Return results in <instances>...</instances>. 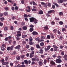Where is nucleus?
Wrapping results in <instances>:
<instances>
[{
	"instance_id": "64",
	"label": "nucleus",
	"mask_w": 67,
	"mask_h": 67,
	"mask_svg": "<svg viewBox=\"0 0 67 67\" xmlns=\"http://www.w3.org/2000/svg\"><path fill=\"white\" fill-rule=\"evenodd\" d=\"M21 67H25V65H21Z\"/></svg>"
},
{
	"instance_id": "10",
	"label": "nucleus",
	"mask_w": 67,
	"mask_h": 67,
	"mask_svg": "<svg viewBox=\"0 0 67 67\" xmlns=\"http://www.w3.org/2000/svg\"><path fill=\"white\" fill-rule=\"evenodd\" d=\"M40 45L42 47H43L44 45V43L43 42H41L40 43Z\"/></svg>"
},
{
	"instance_id": "28",
	"label": "nucleus",
	"mask_w": 67,
	"mask_h": 67,
	"mask_svg": "<svg viewBox=\"0 0 67 67\" xmlns=\"http://www.w3.org/2000/svg\"><path fill=\"white\" fill-rule=\"evenodd\" d=\"M59 24L60 25H63V22L62 21H60L59 22Z\"/></svg>"
},
{
	"instance_id": "63",
	"label": "nucleus",
	"mask_w": 67,
	"mask_h": 67,
	"mask_svg": "<svg viewBox=\"0 0 67 67\" xmlns=\"http://www.w3.org/2000/svg\"><path fill=\"white\" fill-rule=\"evenodd\" d=\"M62 31H66V29L65 28H63L62 29Z\"/></svg>"
},
{
	"instance_id": "17",
	"label": "nucleus",
	"mask_w": 67,
	"mask_h": 67,
	"mask_svg": "<svg viewBox=\"0 0 67 67\" xmlns=\"http://www.w3.org/2000/svg\"><path fill=\"white\" fill-rule=\"evenodd\" d=\"M38 63H39V65H40V66H42V65H43V63L41 62H38Z\"/></svg>"
},
{
	"instance_id": "33",
	"label": "nucleus",
	"mask_w": 67,
	"mask_h": 67,
	"mask_svg": "<svg viewBox=\"0 0 67 67\" xmlns=\"http://www.w3.org/2000/svg\"><path fill=\"white\" fill-rule=\"evenodd\" d=\"M16 41H14L13 42V45H16Z\"/></svg>"
},
{
	"instance_id": "52",
	"label": "nucleus",
	"mask_w": 67,
	"mask_h": 67,
	"mask_svg": "<svg viewBox=\"0 0 67 67\" xmlns=\"http://www.w3.org/2000/svg\"><path fill=\"white\" fill-rule=\"evenodd\" d=\"M15 9L16 10H18V7L17 6L15 7Z\"/></svg>"
},
{
	"instance_id": "53",
	"label": "nucleus",
	"mask_w": 67,
	"mask_h": 67,
	"mask_svg": "<svg viewBox=\"0 0 67 67\" xmlns=\"http://www.w3.org/2000/svg\"><path fill=\"white\" fill-rule=\"evenodd\" d=\"M47 62V61L46 60V59H45L44 60V64H46V62Z\"/></svg>"
},
{
	"instance_id": "40",
	"label": "nucleus",
	"mask_w": 67,
	"mask_h": 67,
	"mask_svg": "<svg viewBox=\"0 0 67 67\" xmlns=\"http://www.w3.org/2000/svg\"><path fill=\"white\" fill-rule=\"evenodd\" d=\"M2 47H6V45H5V44H3L2 45Z\"/></svg>"
},
{
	"instance_id": "2",
	"label": "nucleus",
	"mask_w": 67,
	"mask_h": 67,
	"mask_svg": "<svg viewBox=\"0 0 67 67\" xmlns=\"http://www.w3.org/2000/svg\"><path fill=\"white\" fill-rule=\"evenodd\" d=\"M62 60L60 59H58L55 60V62L57 63H58V64H60V63H62Z\"/></svg>"
},
{
	"instance_id": "37",
	"label": "nucleus",
	"mask_w": 67,
	"mask_h": 67,
	"mask_svg": "<svg viewBox=\"0 0 67 67\" xmlns=\"http://www.w3.org/2000/svg\"><path fill=\"white\" fill-rule=\"evenodd\" d=\"M48 5L49 7H50L51 6V5H52V4H51V3H48Z\"/></svg>"
},
{
	"instance_id": "12",
	"label": "nucleus",
	"mask_w": 67,
	"mask_h": 67,
	"mask_svg": "<svg viewBox=\"0 0 67 67\" xmlns=\"http://www.w3.org/2000/svg\"><path fill=\"white\" fill-rule=\"evenodd\" d=\"M24 62L27 65H28V61L27 60H25L24 61Z\"/></svg>"
},
{
	"instance_id": "23",
	"label": "nucleus",
	"mask_w": 67,
	"mask_h": 67,
	"mask_svg": "<svg viewBox=\"0 0 67 67\" xmlns=\"http://www.w3.org/2000/svg\"><path fill=\"white\" fill-rule=\"evenodd\" d=\"M63 1H64L63 0H59L58 2L59 3H62L63 2Z\"/></svg>"
},
{
	"instance_id": "35",
	"label": "nucleus",
	"mask_w": 67,
	"mask_h": 67,
	"mask_svg": "<svg viewBox=\"0 0 67 67\" xmlns=\"http://www.w3.org/2000/svg\"><path fill=\"white\" fill-rule=\"evenodd\" d=\"M8 30V28L7 27H5L4 28V30L5 31H7Z\"/></svg>"
},
{
	"instance_id": "16",
	"label": "nucleus",
	"mask_w": 67,
	"mask_h": 67,
	"mask_svg": "<svg viewBox=\"0 0 67 67\" xmlns=\"http://www.w3.org/2000/svg\"><path fill=\"white\" fill-rule=\"evenodd\" d=\"M53 4L55 5V6H56L57 7V8H59V5H58V4H57L54 3H53Z\"/></svg>"
},
{
	"instance_id": "58",
	"label": "nucleus",
	"mask_w": 67,
	"mask_h": 67,
	"mask_svg": "<svg viewBox=\"0 0 67 67\" xmlns=\"http://www.w3.org/2000/svg\"><path fill=\"white\" fill-rule=\"evenodd\" d=\"M30 27L31 28H33V27H34V25H30Z\"/></svg>"
},
{
	"instance_id": "14",
	"label": "nucleus",
	"mask_w": 67,
	"mask_h": 67,
	"mask_svg": "<svg viewBox=\"0 0 67 67\" xmlns=\"http://www.w3.org/2000/svg\"><path fill=\"white\" fill-rule=\"evenodd\" d=\"M38 13L39 14H42L43 13V12L42 10H40L39 12Z\"/></svg>"
},
{
	"instance_id": "55",
	"label": "nucleus",
	"mask_w": 67,
	"mask_h": 67,
	"mask_svg": "<svg viewBox=\"0 0 67 67\" xmlns=\"http://www.w3.org/2000/svg\"><path fill=\"white\" fill-rule=\"evenodd\" d=\"M67 57V55L66 54H65L64 55V56L63 57V58H66Z\"/></svg>"
},
{
	"instance_id": "44",
	"label": "nucleus",
	"mask_w": 67,
	"mask_h": 67,
	"mask_svg": "<svg viewBox=\"0 0 67 67\" xmlns=\"http://www.w3.org/2000/svg\"><path fill=\"white\" fill-rule=\"evenodd\" d=\"M53 57L54 58H55L57 57L56 55V54H54L52 55Z\"/></svg>"
},
{
	"instance_id": "1",
	"label": "nucleus",
	"mask_w": 67,
	"mask_h": 67,
	"mask_svg": "<svg viewBox=\"0 0 67 67\" xmlns=\"http://www.w3.org/2000/svg\"><path fill=\"white\" fill-rule=\"evenodd\" d=\"M30 22H34L35 24L37 23V21L38 20H36V19L34 17H32L29 18Z\"/></svg>"
},
{
	"instance_id": "32",
	"label": "nucleus",
	"mask_w": 67,
	"mask_h": 67,
	"mask_svg": "<svg viewBox=\"0 0 67 67\" xmlns=\"http://www.w3.org/2000/svg\"><path fill=\"white\" fill-rule=\"evenodd\" d=\"M51 38H54V35L53 34H51Z\"/></svg>"
},
{
	"instance_id": "48",
	"label": "nucleus",
	"mask_w": 67,
	"mask_h": 67,
	"mask_svg": "<svg viewBox=\"0 0 67 67\" xmlns=\"http://www.w3.org/2000/svg\"><path fill=\"white\" fill-rule=\"evenodd\" d=\"M62 55H64V52L62 51L61 53Z\"/></svg>"
},
{
	"instance_id": "13",
	"label": "nucleus",
	"mask_w": 67,
	"mask_h": 67,
	"mask_svg": "<svg viewBox=\"0 0 67 67\" xmlns=\"http://www.w3.org/2000/svg\"><path fill=\"white\" fill-rule=\"evenodd\" d=\"M33 57H34V54L30 53V58H32Z\"/></svg>"
},
{
	"instance_id": "22",
	"label": "nucleus",
	"mask_w": 67,
	"mask_h": 67,
	"mask_svg": "<svg viewBox=\"0 0 67 67\" xmlns=\"http://www.w3.org/2000/svg\"><path fill=\"white\" fill-rule=\"evenodd\" d=\"M36 47L37 48H41V47L40 46V45L39 44H37L36 45Z\"/></svg>"
},
{
	"instance_id": "50",
	"label": "nucleus",
	"mask_w": 67,
	"mask_h": 67,
	"mask_svg": "<svg viewBox=\"0 0 67 67\" xmlns=\"http://www.w3.org/2000/svg\"><path fill=\"white\" fill-rule=\"evenodd\" d=\"M24 18H28V16L26 14H25L24 15Z\"/></svg>"
},
{
	"instance_id": "25",
	"label": "nucleus",
	"mask_w": 67,
	"mask_h": 67,
	"mask_svg": "<svg viewBox=\"0 0 67 67\" xmlns=\"http://www.w3.org/2000/svg\"><path fill=\"white\" fill-rule=\"evenodd\" d=\"M26 37H27V35H22V37L23 38H25Z\"/></svg>"
},
{
	"instance_id": "27",
	"label": "nucleus",
	"mask_w": 67,
	"mask_h": 67,
	"mask_svg": "<svg viewBox=\"0 0 67 67\" xmlns=\"http://www.w3.org/2000/svg\"><path fill=\"white\" fill-rule=\"evenodd\" d=\"M32 4L33 5H37V4L35 3V2H34V1L32 2Z\"/></svg>"
},
{
	"instance_id": "20",
	"label": "nucleus",
	"mask_w": 67,
	"mask_h": 67,
	"mask_svg": "<svg viewBox=\"0 0 67 67\" xmlns=\"http://www.w3.org/2000/svg\"><path fill=\"white\" fill-rule=\"evenodd\" d=\"M32 60V61H35V62H36V58H32L31 59Z\"/></svg>"
},
{
	"instance_id": "3",
	"label": "nucleus",
	"mask_w": 67,
	"mask_h": 67,
	"mask_svg": "<svg viewBox=\"0 0 67 67\" xmlns=\"http://www.w3.org/2000/svg\"><path fill=\"white\" fill-rule=\"evenodd\" d=\"M30 7L28 6L26 7V10L27 12H30V11H31V10H30Z\"/></svg>"
},
{
	"instance_id": "42",
	"label": "nucleus",
	"mask_w": 67,
	"mask_h": 67,
	"mask_svg": "<svg viewBox=\"0 0 67 67\" xmlns=\"http://www.w3.org/2000/svg\"><path fill=\"white\" fill-rule=\"evenodd\" d=\"M40 38L39 37H37L36 39V40L37 41H40Z\"/></svg>"
},
{
	"instance_id": "5",
	"label": "nucleus",
	"mask_w": 67,
	"mask_h": 67,
	"mask_svg": "<svg viewBox=\"0 0 67 67\" xmlns=\"http://www.w3.org/2000/svg\"><path fill=\"white\" fill-rule=\"evenodd\" d=\"M54 13L55 12V11L54 10H51L48 11V14H51L52 13Z\"/></svg>"
},
{
	"instance_id": "54",
	"label": "nucleus",
	"mask_w": 67,
	"mask_h": 67,
	"mask_svg": "<svg viewBox=\"0 0 67 67\" xmlns=\"http://www.w3.org/2000/svg\"><path fill=\"white\" fill-rule=\"evenodd\" d=\"M21 32L20 31H18L17 32V34H21Z\"/></svg>"
},
{
	"instance_id": "4",
	"label": "nucleus",
	"mask_w": 67,
	"mask_h": 67,
	"mask_svg": "<svg viewBox=\"0 0 67 67\" xmlns=\"http://www.w3.org/2000/svg\"><path fill=\"white\" fill-rule=\"evenodd\" d=\"M32 34L34 36H35V35H38V33H37V32L35 31H33L32 32Z\"/></svg>"
},
{
	"instance_id": "60",
	"label": "nucleus",
	"mask_w": 67,
	"mask_h": 67,
	"mask_svg": "<svg viewBox=\"0 0 67 67\" xmlns=\"http://www.w3.org/2000/svg\"><path fill=\"white\" fill-rule=\"evenodd\" d=\"M5 40L6 41H8V37H6L5 39Z\"/></svg>"
},
{
	"instance_id": "38",
	"label": "nucleus",
	"mask_w": 67,
	"mask_h": 67,
	"mask_svg": "<svg viewBox=\"0 0 67 67\" xmlns=\"http://www.w3.org/2000/svg\"><path fill=\"white\" fill-rule=\"evenodd\" d=\"M47 38L48 39H50L51 38V37H50V35H48L47 36Z\"/></svg>"
},
{
	"instance_id": "57",
	"label": "nucleus",
	"mask_w": 67,
	"mask_h": 67,
	"mask_svg": "<svg viewBox=\"0 0 67 67\" xmlns=\"http://www.w3.org/2000/svg\"><path fill=\"white\" fill-rule=\"evenodd\" d=\"M60 48H61V49H63V47H64V46L61 45L60 46Z\"/></svg>"
},
{
	"instance_id": "34",
	"label": "nucleus",
	"mask_w": 67,
	"mask_h": 67,
	"mask_svg": "<svg viewBox=\"0 0 67 67\" xmlns=\"http://www.w3.org/2000/svg\"><path fill=\"white\" fill-rule=\"evenodd\" d=\"M44 29L46 30H47L48 29V27H47V26L44 27Z\"/></svg>"
},
{
	"instance_id": "19",
	"label": "nucleus",
	"mask_w": 67,
	"mask_h": 67,
	"mask_svg": "<svg viewBox=\"0 0 67 67\" xmlns=\"http://www.w3.org/2000/svg\"><path fill=\"white\" fill-rule=\"evenodd\" d=\"M59 14L60 15H62V16L64 15L63 13V12H59Z\"/></svg>"
},
{
	"instance_id": "21",
	"label": "nucleus",
	"mask_w": 67,
	"mask_h": 67,
	"mask_svg": "<svg viewBox=\"0 0 67 67\" xmlns=\"http://www.w3.org/2000/svg\"><path fill=\"white\" fill-rule=\"evenodd\" d=\"M14 46H12L11 47H10V51H12L13 50V48L14 47Z\"/></svg>"
},
{
	"instance_id": "36",
	"label": "nucleus",
	"mask_w": 67,
	"mask_h": 67,
	"mask_svg": "<svg viewBox=\"0 0 67 67\" xmlns=\"http://www.w3.org/2000/svg\"><path fill=\"white\" fill-rule=\"evenodd\" d=\"M30 49L31 51H34V48L33 47H31L30 48Z\"/></svg>"
},
{
	"instance_id": "59",
	"label": "nucleus",
	"mask_w": 67,
	"mask_h": 67,
	"mask_svg": "<svg viewBox=\"0 0 67 67\" xmlns=\"http://www.w3.org/2000/svg\"><path fill=\"white\" fill-rule=\"evenodd\" d=\"M29 44L30 45H32L33 44V42L32 41H30L29 42Z\"/></svg>"
},
{
	"instance_id": "49",
	"label": "nucleus",
	"mask_w": 67,
	"mask_h": 67,
	"mask_svg": "<svg viewBox=\"0 0 67 67\" xmlns=\"http://www.w3.org/2000/svg\"><path fill=\"white\" fill-rule=\"evenodd\" d=\"M9 59V58L8 57H6L5 58V60L6 61H8Z\"/></svg>"
},
{
	"instance_id": "51",
	"label": "nucleus",
	"mask_w": 67,
	"mask_h": 67,
	"mask_svg": "<svg viewBox=\"0 0 67 67\" xmlns=\"http://www.w3.org/2000/svg\"><path fill=\"white\" fill-rule=\"evenodd\" d=\"M7 38H8V40H10V39H11V38H12V37H11V36H9L7 37Z\"/></svg>"
},
{
	"instance_id": "9",
	"label": "nucleus",
	"mask_w": 67,
	"mask_h": 67,
	"mask_svg": "<svg viewBox=\"0 0 67 67\" xmlns=\"http://www.w3.org/2000/svg\"><path fill=\"white\" fill-rule=\"evenodd\" d=\"M53 47L54 48V49L55 51H57V48H58V47L55 45H53Z\"/></svg>"
},
{
	"instance_id": "15",
	"label": "nucleus",
	"mask_w": 67,
	"mask_h": 67,
	"mask_svg": "<svg viewBox=\"0 0 67 67\" xmlns=\"http://www.w3.org/2000/svg\"><path fill=\"white\" fill-rule=\"evenodd\" d=\"M0 19L2 22H3L4 20V18L3 17L0 18Z\"/></svg>"
},
{
	"instance_id": "29",
	"label": "nucleus",
	"mask_w": 67,
	"mask_h": 67,
	"mask_svg": "<svg viewBox=\"0 0 67 67\" xmlns=\"http://www.w3.org/2000/svg\"><path fill=\"white\" fill-rule=\"evenodd\" d=\"M16 58L17 59V60H19L20 59V57L17 56L16 57Z\"/></svg>"
},
{
	"instance_id": "41",
	"label": "nucleus",
	"mask_w": 67,
	"mask_h": 67,
	"mask_svg": "<svg viewBox=\"0 0 67 67\" xmlns=\"http://www.w3.org/2000/svg\"><path fill=\"white\" fill-rule=\"evenodd\" d=\"M1 49L2 51H4V50H5V48L3 47H2L1 48Z\"/></svg>"
},
{
	"instance_id": "45",
	"label": "nucleus",
	"mask_w": 67,
	"mask_h": 67,
	"mask_svg": "<svg viewBox=\"0 0 67 67\" xmlns=\"http://www.w3.org/2000/svg\"><path fill=\"white\" fill-rule=\"evenodd\" d=\"M41 38L42 39V40H44L45 39V37H44V36H42L41 37Z\"/></svg>"
},
{
	"instance_id": "39",
	"label": "nucleus",
	"mask_w": 67,
	"mask_h": 67,
	"mask_svg": "<svg viewBox=\"0 0 67 67\" xmlns=\"http://www.w3.org/2000/svg\"><path fill=\"white\" fill-rule=\"evenodd\" d=\"M35 64H36V63L34 61H32L31 63L32 65H34Z\"/></svg>"
},
{
	"instance_id": "11",
	"label": "nucleus",
	"mask_w": 67,
	"mask_h": 67,
	"mask_svg": "<svg viewBox=\"0 0 67 67\" xmlns=\"http://www.w3.org/2000/svg\"><path fill=\"white\" fill-rule=\"evenodd\" d=\"M21 47V46L20 45H18L16 47H15V49H19L20 48V47Z\"/></svg>"
},
{
	"instance_id": "8",
	"label": "nucleus",
	"mask_w": 67,
	"mask_h": 67,
	"mask_svg": "<svg viewBox=\"0 0 67 67\" xmlns=\"http://www.w3.org/2000/svg\"><path fill=\"white\" fill-rule=\"evenodd\" d=\"M22 29L23 30H26L27 29V27L25 26H24L23 27Z\"/></svg>"
},
{
	"instance_id": "26",
	"label": "nucleus",
	"mask_w": 67,
	"mask_h": 67,
	"mask_svg": "<svg viewBox=\"0 0 67 67\" xmlns=\"http://www.w3.org/2000/svg\"><path fill=\"white\" fill-rule=\"evenodd\" d=\"M8 14V13L7 12H5L4 13V14L5 16H6V15H7Z\"/></svg>"
},
{
	"instance_id": "24",
	"label": "nucleus",
	"mask_w": 67,
	"mask_h": 67,
	"mask_svg": "<svg viewBox=\"0 0 67 67\" xmlns=\"http://www.w3.org/2000/svg\"><path fill=\"white\" fill-rule=\"evenodd\" d=\"M17 37H20L21 36V34H19L16 35Z\"/></svg>"
},
{
	"instance_id": "30",
	"label": "nucleus",
	"mask_w": 67,
	"mask_h": 67,
	"mask_svg": "<svg viewBox=\"0 0 67 67\" xmlns=\"http://www.w3.org/2000/svg\"><path fill=\"white\" fill-rule=\"evenodd\" d=\"M10 29L11 30H13L14 29V27H13V26H11L10 27Z\"/></svg>"
},
{
	"instance_id": "43",
	"label": "nucleus",
	"mask_w": 67,
	"mask_h": 67,
	"mask_svg": "<svg viewBox=\"0 0 67 67\" xmlns=\"http://www.w3.org/2000/svg\"><path fill=\"white\" fill-rule=\"evenodd\" d=\"M26 43V42H25V41H23V45H24Z\"/></svg>"
},
{
	"instance_id": "61",
	"label": "nucleus",
	"mask_w": 67,
	"mask_h": 67,
	"mask_svg": "<svg viewBox=\"0 0 67 67\" xmlns=\"http://www.w3.org/2000/svg\"><path fill=\"white\" fill-rule=\"evenodd\" d=\"M2 65H6V63L5 62H2Z\"/></svg>"
},
{
	"instance_id": "7",
	"label": "nucleus",
	"mask_w": 67,
	"mask_h": 67,
	"mask_svg": "<svg viewBox=\"0 0 67 67\" xmlns=\"http://www.w3.org/2000/svg\"><path fill=\"white\" fill-rule=\"evenodd\" d=\"M51 48V46H47V48H45V51H47V50H48L49 49H50Z\"/></svg>"
},
{
	"instance_id": "31",
	"label": "nucleus",
	"mask_w": 67,
	"mask_h": 67,
	"mask_svg": "<svg viewBox=\"0 0 67 67\" xmlns=\"http://www.w3.org/2000/svg\"><path fill=\"white\" fill-rule=\"evenodd\" d=\"M19 63V62H18V61H15L14 62V63L16 65H17V64H18Z\"/></svg>"
},
{
	"instance_id": "18",
	"label": "nucleus",
	"mask_w": 67,
	"mask_h": 67,
	"mask_svg": "<svg viewBox=\"0 0 67 67\" xmlns=\"http://www.w3.org/2000/svg\"><path fill=\"white\" fill-rule=\"evenodd\" d=\"M34 30V29L32 28H30L29 29V31L30 32H32Z\"/></svg>"
},
{
	"instance_id": "62",
	"label": "nucleus",
	"mask_w": 67,
	"mask_h": 67,
	"mask_svg": "<svg viewBox=\"0 0 67 67\" xmlns=\"http://www.w3.org/2000/svg\"><path fill=\"white\" fill-rule=\"evenodd\" d=\"M17 67H21V65H20V64H18L17 65Z\"/></svg>"
},
{
	"instance_id": "47",
	"label": "nucleus",
	"mask_w": 67,
	"mask_h": 67,
	"mask_svg": "<svg viewBox=\"0 0 67 67\" xmlns=\"http://www.w3.org/2000/svg\"><path fill=\"white\" fill-rule=\"evenodd\" d=\"M4 9L6 11H8V10H9V8H8V7H6L4 8Z\"/></svg>"
},
{
	"instance_id": "46",
	"label": "nucleus",
	"mask_w": 67,
	"mask_h": 67,
	"mask_svg": "<svg viewBox=\"0 0 67 67\" xmlns=\"http://www.w3.org/2000/svg\"><path fill=\"white\" fill-rule=\"evenodd\" d=\"M32 11H36V9L34 8H33L32 9Z\"/></svg>"
},
{
	"instance_id": "6",
	"label": "nucleus",
	"mask_w": 67,
	"mask_h": 67,
	"mask_svg": "<svg viewBox=\"0 0 67 67\" xmlns=\"http://www.w3.org/2000/svg\"><path fill=\"white\" fill-rule=\"evenodd\" d=\"M50 62V64L51 65H55V62H54L53 60H51Z\"/></svg>"
},
{
	"instance_id": "56",
	"label": "nucleus",
	"mask_w": 67,
	"mask_h": 67,
	"mask_svg": "<svg viewBox=\"0 0 67 67\" xmlns=\"http://www.w3.org/2000/svg\"><path fill=\"white\" fill-rule=\"evenodd\" d=\"M45 4V3L44 2H42L41 3V4L42 5H44Z\"/></svg>"
}]
</instances>
